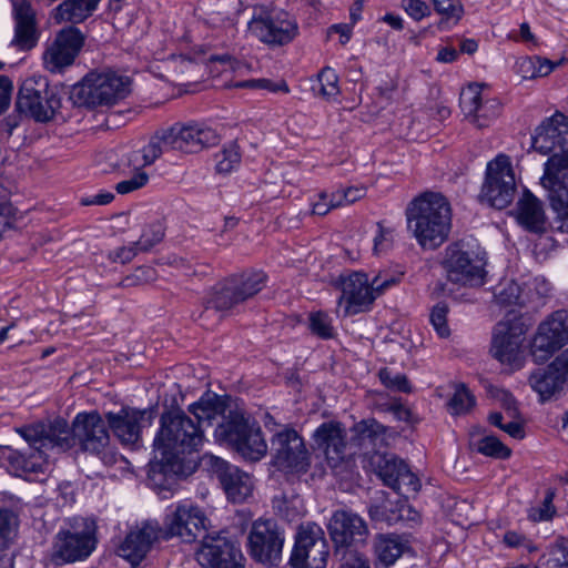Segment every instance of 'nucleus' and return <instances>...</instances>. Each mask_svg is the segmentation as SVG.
I'll return each mask as SVG.
<instances>
[{"label": "nucleus", "mask_w": 568, "mask_h": 568, "mask_svg": "<svg viewBox=\"0 0 568 568\" xmlns=\"http://www.w3.org/2000/svg\"><path fill=\"white\" fill-rule=\"evenodd\" d=\"M203 459L216 474L230 501L241 504L252 496L254 481L250 474L214 455H205Z\"/></svg>", "instance_id": "obj_20"}, {"label": "nucleus", "mask_w": 568, "mask_h": 568, "mask_svg": "<svg viewBox=\"0 0 568 568\" xmlns=\"http://www.w3.org/2000/svg\"><path fill=\"white\" fill-rule=\"evenodd\" d=\"M566 384L564 377L557 371H552L551 364L545 369L536 371L529 377V385L542 400L560 392Z\"/></svg>", "instance_id": "obj_35"}, {"label": "nucleus", "mask_w": 568, "mask_h": 568, "mask_svg": "<svg viewBox=\"0 0 568 568\" xmlns=\"http://www.w3.org/2000/svg\"><path fill=\"white\" fill-rule=\"evenodd\" d=\"M516 219L526 230L542 232L546 225V215L541 202L528 190L524 191L517 202Z\"/></svg>", "instance_id": "obj_30"}, {"label": "nucleus", "mask_w": 568, "mask_h": 568, "mask_svg": "<svg viewBox=\"0 0 568 568\" xmlns=\"http://www.w3.org/2000/svg\"><path fill=\"white\" fill-rule=\"evenodd\" d=\"M345 435L342 424L333 420L321 424L313 434L316 447L323 450L332 468L337 467L344 458Z\"/></svg>", "instance_id": "obj_28"}, {"label": "nucleus", "mask_w": 568, "mask_h": 568, "mask_svg": "<svg viewBox=\"0 0 568 568\" xmlns=\"http://www.w3.org/2000/svg\"><path fill=\"white\" fill-rule=\"evenodd\" d=\"M242 551L221 535L205 536L196 552L203 568H244Z\"/></svg>", "instance_id": "obj_21"}, {"label": "nucleus", "mask_w": 568, "mask_h": 568, "mask_svg": "<svg viewBox=\"0 0 568 568\" xmlns=\"http://www.w3.org/2000/svg\"><path fill=\"white\" fill-rule=\"evenodd\" d=\"M336 201L339 206L348 205L362 199L366 194L364 186H349L335 192Z\"/></svg>", "instance_id": "obj_59"}, {"label": "nucleus", "mask_w": 568, "mask_h": 568, "mask_svg": "<svg viewBox=\"0 0 568 568\" xmlns=\"http://www.w3.org/2000/svg\"><path fill=\"white\" fill-rule=\"evenodd\" d=\"M475 406V397L464 384L455 386L447 403L448 412L454 416L467 414Z\"/></svg>", "instance_id": "obj_42"}, {"label": "nucleus", "mask_w": 568, "mask_h": 568, "mask_svg": "<svg viewBox=\"0 0 568 568\" xmlns=\"http://www.w3.org/2000/svg\"><path fill=\"white\" fill-rule=\"evenodd\" d=\"M379 379L384 386L393 390L409 392L410 386L405 375L396 373L393 374L389 369L383 368L379 371Z\"/></svg>", "instance_id": "obj_55"}, {"label": "nucleus", "mask_w": 568, "mask_h": 568, "mask_svg": "<svg viewBox=\"0 0 568 568\" xmlns=\"http://www.w3.org/2000/svg\"><path fill=\"white\" fill-rule=\"evenodd\" d=\"M17 433L40 456H47L49 450L67 452L79 445L82 450L97 454L103 463L112 464L116 455L106 452L109 433L102 417L93 413H79L70 429L63 419L50 424L38 423L17 428Z\"/></svg>", "instance_id": "obj_2"}, {"label": "nucleus", "mask_w": 568, "mask_h": 568, "mask_svg": "<svg viewBox=\"0 0 568 568\" xmlns=\"http://www.w3.org/2000/svg\"><path fill=\"white\" fill-rule=\"evenodd\" d=\"M272 463L287 474H305L311 466V453L303 436L288 425H278L272 430Z\"/></svg>", "instance_id": "obj_7"}, {"label": "nucleus", "mask_w": 568, "mask_h": 568, "mask_svg": "<svg viewBox=\"0 0 568 568\" xmlns=\"http://www.w3.org/2000/svg\"><path fill=\"white\" fill-rule=\"evenodd\" d=\"M164 236V229L160 222L149 225L136 242L140 251H146L159 243Z\"/></svg>", "instance_id": "obj_53"}, {"label": "nucleus", "mask_w": 568, "mask_h": 568, "mask_svg": "<svg viewBox=\"0 0 568 568\" xmlns=\"http://www.w3.org/2000/svg\"><path fill=\"white\" fill-rule=\"evenodd\" d=\"M539 61V57H526L517 61V72L520 73L523 79H535L536 78V64Z\"/></svg>", "instance_id": "obj_62"}, {"label": "nucleus", "mask_w": 568, "mask_h": 568, "mask_svg": "<svg viewBox=\"0 0 568 568\" xmlns=\"http://www.w3.org/2000/svg\"><path fill=\"white\" fill-rule=\"evenodd\" d=\"M403 8L416 21L430 14L428 4L423 0H403Z\"/></svg>", "instance_id": "obj_60"}, {"label": "nucleus", "mask_w": 568, "mask_h": 568, "mask_svg": "<svg viewBox=\"0 0 568 568\" xmlns=\"http://www.w3.org/2000/svg\"><path fill=\"white\" fill-rule=\"evenodd\" d=\"M310 328L322 338L332 337L334 332L329 316L323 312H315L310 315Z\"/></svg>", "instance_id": "obj_51"}, {"label": "nucleus", "mask_w": 568, "mask_h": 568, "mask_svg": "<svg viewBox=\"0 0 568 568\" xmlns=\"http://www.w3.org/2000/svg\"><path fill=\"white\" fill-rule=\"evenodd\" d=\"M162 537V528L156 521H144L132 528L119 546V556L132 566H138Z\"/></svg>", "instance_id": "obj_26"}, {"label": "nucleus", "mask_w": 568, "mask_h": 568, "mask_svg": "<svg viewBox=\"0 0 568 568\" xmlns=\"http://www.w3.org/2000/svg\"><path fill=\"white\" fill-rule=\"evenodd\" d=\"M540 181L542 186L548 190L558 230L568 232V165L559 153H554L548 159Z\"/></svg>", "instance_id": "obj_16"}, {"label": "nucleus", "mask_w": 568, "mask_h": 568, "mask_svg": "<svg viewBox=\"0 0 568 568\" xmlns=\"http://www.w3.org/2000/svg\"><path fill=\"white\" fill-rule=\"evenodd\" d=\"M400 274L379 272L372 278L366 273L354 272L341 276L342 296L339 307L345 316L366 312L374 301L390 287L397 285Z\"/></svg>", "instance_id": "obj_4"}, {"label": "nucleus", "mask_w": 568, "mask_h": 568, "mask_svg": "<svg viewBox=\"0 0 568 568\" xmlns=\"http://www.w3.org/2000/svg\"><path fill=\"white\" fill-rule=\"evenodd\" d=\"M554 498L555 491L551 489L548 490L544 501L540 505L529 508L528 518L535 523L550 520L556 513Z\"/></svg>", "instance_id": "obj_47"}, {"label": "nucleus", "mask_w": 568, "mask_h": 568, "mask_svg": "<svg viewBox=\"0 0 568 568\" xmlns=\"http://www.w3.org/2000/svg\"><path fill=\"white\" fill-rule=\"evenodd\" d=\"M369 516L373 520L385 521L388 525L398 521H416L419 518L418 513L405 500H399L396 504V508H393L390 503L372 505L369 507Z\"/></svg>", "instance_id": "obj_33"}, {"label": "nucleus", "mask_w": 568, "mask_h": 568, "mask_svg": "<svg viewBox=\"0 0 568 568\" xmlns=\"http://www.w3.org/2000/svg\"><path fill=\"white\" fill-rule=\"evenodd\" d=\"M211 527L204 510L191 500H180L166 507L162 537H176L183 542H193Z\"/></svg>", "instance_id": "obj_9"}, {"label": "nucleus", "mask_w": 568, "mask_h": 568, "mask_svg": "<svg viewBox=\"0 0 568 568\" xmlns=\"http://www.w3.org/2000/svg\"><path fill=\"white\" fill-rule=\"evenodd\" d=\"M247 33L268 48H278L296 38L298 24L288 12L261 6L253 10L247 22Z\"/></svg>", "instance_id": "obj_6"}, {"label": "nucleus", "mask_w": 568, "mask_h": 568, "mask_svg": "<svg viewBox=\"0 0 568 568\" xmlns=\"http://www.w3.org/2000/svg\"><path fill=\"white\" fill-rule=\"evenodd\" d=\"M469 446L473 450L494 458L505 459L511 454L510 448L504 445L499 438L484 434L479 428L470 430Z\"/></svg>", "instance_id": "obj_36"}, {"label": "nucleus", "mask_w": 568, "mask_h": 568, "mask_svg": "<svg viewBox=\"0 0 568 568\" xmlns=\"http://www.w3.org/2000/svg\"><path fill=\"white\" fill-rule=\"evenodd\" d=\"M443 267L448 281L468 286L485 283L486 254L463 243L449 245L445 251Z\"/></svg>", "instance_id": "obj_10"}, {"label": "nucleus", "mask_w": 568, "mask_h": 568, "mask_svg": "<svg viewBox=\"0 0 568 568\" xmlns=\"http://www.w3.org/2000/svg\"><path fill=\"white\" fill-rule=\"evenodd\" d=\"M195 423L184 413H165L161 416L154 436L152 471L191 475L196 468V454L205 443L204 427L224 414L223 399L214 393H205L189 406Z\"/></svg>", "instance_id": "obj_1"}, {"label": "nucleus", "mask_w": 568, "mask_h": 568, "mask_svg": "<svg viewBox=\"0 0 568 568\" xmlns=\"http://www.w3.org/2000/svg\"><path fill=\"white\" fill-rule=\"evenodd\" d=\"M130 85L128 77L112 71H92L71 88L70 100L80 108L110 106L130 93Z\"/></svg>", "instance_id": "obj_5"}, {"label": "nucleus", "mask_w": 568, "mask_h": 568, "mask_svg": "<svg viewBox=\"0 0 568 568\" xmlns=\"http://www.w3.org/2000/svg\"><path fill=\"white\" fill-rule=\"evenodd\" d=\"M335 207H339L335 192L332 194L323 192L318 195L317 200L312 202V213L315 215H325Z\"/></svg>", "instance_id": "obj_58"}, {"label": "nucleus", "mask_w": 568, "mask_h": 568, "mask_svg": "<svg viewBox=\"0 0 568 568\" xmlns=\"http://www.w3.org/2000/svg\"><path fill=\"white\" fill-rule=\"evenodd\" d=\"M447 314H448V307L447 305L439 303L436 304L429 316L430 324L437 335L442 338L448 337L450 334L449 326L447 324Z\"/></svg>", "instance_id": "obj_49"}, {"label": "nucleus", "mask_w": 568, "mask_h": 568, "mask_svg": "<svg viewBox=\"0 0 568 568\" xmlns=\"http://www.w3.org/2000/svg\"><path fill=\"white\" fill-rule=\"evenodd\" d=\"M407 227L424 248H436L448 237L452 209L448 200L437 192H425L406 209Z\"/></svg>", "instance_id": "obj_3"}, {"label": "nucleus", "mask_w": 568, "mask_h": 568, "mask_svg": "<svg viewBox=\"0 0 568 568\" xmlns=\"http://www.w3.org/2000/svg\"><path fill=\"white\" fill-rule=\"evenodd\" d=\"M237 290L235 288V284L233 278H231L221 290L216 291L212 297L209 300V307L216 308L219 311H226L232 308L233 306L240 304L235 297L237 295Z\"/></svg>", "instance_id": "obj_45"}, {"label": "nucleus", "mask_w": 568, "mask_h": 568, "mask_svg": "<svg viewBox=\"0 0 568 568\" xmlns=\"http://www.w3.org/2000/svg\"><path fill=\"white\" fill-rule=\"evenodd\" d=\"M12 7L14 37L11 44L20 50H30L39 39L36 12L27 0H13Z\"/></svg>", "instance_id": "obj_29"}, {"label": "nucleus", "mask_w": 568, "mask_h": 568, "mask_svg": "<svg viewBox=\"0 0 568 568\" xmlns=\"http://www.w3.org/2000/svg\"><path fill=\"white\" fill-rule=\"evenodd\" d=\"M434 10L442 16L440 24L452 21L456 24L463 17L462 0H432Z\"/></svg>", "instance_id": "obj_46"}, {"label": "nucleus", "mask_w": 568, "mask_h": 568, "mask_svg": "<svg viewBox=\"0 0 568 568\" xmlns=\"http://www.w3.org/2000/svg\"><path fill=\"white\" fill-rule=\"evenodd\" d=\"M1 455L6 457L16 470L29 471L33 469L34 464L29 460L26 454L12 449L10 446L0 447Z\"/></svg>", "instance_id": "obj_56"}, {"label": "nucleus", "mask_w": 568, "mask_h": 568, "mask_svg": "<svg viewBox=\"0 0 568 568\" xmlns=\"http://www.w3.org/2000/svg\"><path fill=\"white\" fill-rule=\"evenodd\" d=\"M496 302L505 306H527V295L523 283L503 281L495 292Z\"/></svg>", "instance_id": "obj_38"}, {"label": "nucleus", "mask_w": 568, "mask_h": 568, "mask_svg": "<svg viewBox=\"0 0 568 568\" xmlns=\"http://www.w3.org/2000/svg\"><path fill=\"white\" fill-rule=\"evenodd\" d=\"M551 557L557 566H568V539H559L555 544L551 550Z\"/></svg>", "instance_id": "obj_63"}, {"label": "nucleus", "mask_w": 568, "mask_h": 568, "mask_svg": "<svg viewBox=\"0 0 568 568\" xmlns=\"http://www.w3.org/2000/svg\"><path fill=\"white\" fill-rule=\"evenodd\" d=\"M352 432L358 446H376L383 439L385 429L375 419H365L355 424Z\"/></svg>", "instance_id": "obj_40"}, {"label": "nucleus", "mask_w": 568, "mask_h": 568, "mask_svg": "<svg viewBox=\"0 0 568 568\" xmlns=\"http://www.w3.org/2000/svg\"><path fill=\"white\" fill-rule=\"evenodd\" d=\"M214 435L217 442L232 445L246 459L260 460L267 453L260 427L250 424L237 412H231L227 419L216 427Z\"/></svg>", "instance_id": "obj_8"}, {"label": "nucleus", "mask_w": 568, "mask_h": 568, "mask_svg": "<svg viewBox=\"0 0 568 568\" xmlns=\"http://www.w3.org/2000/svg\"><path fill=\"white\" fill-rule=\"evenodd\" d=\"M567 344L568 311L559 310L539 323L530 341V355L536 363H545Z\"/></svg>", "instance_id": "obj_15"}, {"label": "nucleus", "mask_w": 568, "mask_h": 568, "mask_svg": "<svg viewBox=\"0 0 568 568\" xmlns=\"http://www.w3.org/2000/svg\"><path fill=\"white\" fill-rule=\"evenodd\" d=\"M327 556L328 549L322 528L316 524L302 526L291 555L293 568H325Z\"/></svg>", "instance_id": "obj_18"}, {"label": "nucleus", "mask_w": 568, "mask_h": 568, "mask_svg": "<svg viewBox=\"0 0 568 568\" xmlns=\"http://www.w3.org/2000/svg\"><path fill=\"white\" fill-rule=\"evenodd\" d=\"M138 251H140L139 245L134 243L129 246H122L110 251L108 256L113 263L124 264L130 262L136 255Z\"/></svg>", "instance_id": "obj_61"}, {"label": "nucleus", "mask_w": 568, "mask_h": 568, "mask_svg": "<svg viewBox=\"0 0 568 568\" xmlns=\"http://www.w3.org/2000/svg\"><path fill=\"white\" fill-rule=\"evenodd\" d=\"M459 105L466 119L478 129L489 126L501 113L495 98H485L478 84H470L460 92Z\"/></svg>", "instance_id": "obj_24"}, {"label": "nucleus", "mask_w": 568, "mask_h": 568, "mask_svg": "<svg viewBox=\"0 0 568 568\" xmlns=\"http://www.w3.org/2000/svg\"><path fill=\"white\" fill-rule=\"evenodd\" d=\"M515 193L516 180L510 159L505 154H498L487 163L479 201L501 210L513 202Z\"/></svg>", "instance_id": "obj_12"}, {"label": "nucleus", "mask_w": 568, "mask_h": 568, "mask_svg": "<svg viewBox=\"0 0 568 568\" xmlns=\"http://www.w3.org/2000/svg\"><path fill=\"white\" fill-rule=\"evenodd\" d=\"M528 327L521 318L514 317L500 321L494 329L491 348L493 356L501 364L519 369L525 363L523 343Z\"/></svg>", "instance_id": "obj_14"}, {"label": "nucleus", "mask_w": 568, "mask_h": 568, "mask_svg": "<svg viewBox=\"0 0 568 568\" xmlns=\"http://www.w3.org/2000/svg\"><path fill=\"white\" fill-rule=\"evenodd\" d=\"M376 566L389 568L408 550V541L395 534L377 535L373 544Z\"/></svg>", "instance_id": "obj_31"}, {"label": "nucleus", "mask_w": 568, "mask_h": 568, "mask_svg": "<svg viewBox=\"0 0 568 568\" xmlns=\"http://www.w3.org/2000/svg\"><path fill=\"white\" fill-rule=\"evenodd\" d=\"M95 548V524L91 519L77 518L71 529L60 531L54 541L52 557L57 564L85 559Z\"/></svg>", "instance_id": "obj_13"}, {"label": "nucleus", "mask_w": 568, "mask_h": 568, "mask_svg": "<svg viewBox=\"0 0 568 568\" xmlns=\"http://www.w3.org/2000/svg\"><path fill=\"white\" fill-rule=\"evenodd\" d=\"M394 230L377 224V231L373 240V252L375 255H382L393 247Z\"/></svg>", "instance_id": "obj_52"}, {"label": "nucleus", "mask_w": 568, "mask_h": 568, "mask_svg": "<svg viewBox=\"0 0 568 568\" xmlns=\"http://www.w3.org/2000/svg\"><path fill=\"white\" fill-rule=\"evenodd\" d=\"M149 181V175L144 171H135L129 180L121 181L115 189L120 194H126L143 187Z\"/></svg>", "instance_id": "obj_57"}, {"label": "nucleus", "mask_w": 568, "mask_h": 568, "mask_svg": "<svg viewBox=\"0 0 568 568\" xmlns=\"http://www.w3.org/2000/svg\"><path fill=\"white\" fill-rule=\"evenodd\" d=\"M506 398L507 422L501 430L515 439H523L526 435L523 422L518 418L515 398L509 393H504Z\"/></svg>", "instance_id": "obj_43"}, {"label": "nucleus", "mask_w": 568, "mask_h": 568, "mask_svg": "<svg viewBox=\"0 0 568 568\" xmlns=\"http://www.w3.org/2000/svg\"><path fill=\"white\" fill-rule=\"evenodd\" d=\"M318 92L325 98L338 94V77L331 68H324L318 74Z\"/></svg>", "instance_id": "obj_50"}, {"label": "nucleus", "mask_w": 568, "mask_h": 568, "mask_svg": "<svg viewBox=\"0 0 568 568\" xmlns=\"http://www.w3.org/2000/svg\"><path fill=\"white\" fill-rule=\"evenodd\" d=\"M222 138L216 129L195 121L176 122L170 126L160 128L153 136L158 142H210Z\"/></svg>", "instance_id": "obj_27"}, {"label": "nucleus", "mask_w": 568, "mask_h": 568, "mask_svg": "<svg viewBox=\"0 0 568 568\" xmlns=\"http://www.w3.org/2000/svg\"><path fill=\"white\" fill-rule=\"evenodd\" d=\"M373 463L376 464V474L383 483L408 498L420 489L419 478L412 473L409 467L400 459L383 455H374Z\"/></svg>", "instance_id": "obj_23"}, {"label": "nucleus", "mask_w": 568, "mask_h": 568, "mask_svg": "<svg viewBox=\"0 0 568 568\" xmlns=\"http://www.w3.org/2000/svg\"><path fill=\"white\" fill-rule=\"evenodd\" d=\"M539 140L568 142V115L556 111L551 116L546 118L531 135V142Z\"/></svg>", "instance_id": "obj_34"}, {"label": "nucleus", "mask_w": 568, "mask_h": 568, "mask_svg": "<svg viewBox=\"0 0 568 568\" xmlns=\"http://www.w3.org/2000/svg\"><path fill=\"white\" fill-rule=\"evenodd\" d=\"M61 105L57 88L51 87L43 75L26 79L20 87L16 106L20 113L38 122L50 121Z\"/></svg>", "instance_id": "obj_11"}, {"label": "nucleus", "mask_w": 568, "mask_h": 568, "mask_svg": "<svg viewBox=\"0 0 568 568\" xmlns=\"http://www.w3.org/2000/svg\"><path fill=\"white\" fill-rule=\"evenodd\" d=\"M101 0H63L58 4L52 18L57 23L79 24L93 16Z\"/></svg>", "instance_id": "obj_32"}, {"label": "nucleus", "mask_w": 568, "mask_h": 568, "mask_svg": "<svg viewBox=\"0 0 568 568\" xmlns=\"http://www.w3.org/2000/svg\"><path fill=\"white\" fill-rule=\"evenodd\" d=\"M527 295V306L538 307L551 294V284L541 276L523 282Z\"/></svg>", "instance_id": "obj_41"}, {"label": "nucleus", "mask_w": 568, "mask_h": 568, "mask_svg": "<svg viewBox=\"0 0 568 568\" xmlns=\"http://www.w3.org/2000/svg\"><path fill=\"white\" fill-rule=\"evenodd\" d=\"M284 534L273 520H255L247 535L252 558L266 566H276L282 559Z\"/></svg>", "instance_id": "obj_17"}, {"label": "nucleus", "mask_w": 568, "mask_h": 568, "mask_svg": "<svg viewBox=\"0 0 568 568\" xmlns=\"http://www.w3.org/2000/svg\"><path fill=\"white\" fill-rule=\"evenodd\" d=\"M85 36L70 26L60 30L43 54L44 67L52 73L70 67L84 44Z\"/></svg>", "instance_id": "obj_19"}, {"label": "nucleus", "mask_w": 568, "mask_h": 568, "mask_svg": "<svg viewBox=\"0 0 568 568\" xmlns=\"http://www.w3.org/2000/svg\"><path fill=\"white\" fill-rule=\"evenodd\" d=\"M17 518L10 510L0 509V549L8 547L16 536Z\"/></svg>", "instance_id": "obj_48"}, {"label": "nucleus", "mask_w": 568, "mask_h": 568, "mask_svg": "<svg viewBox=\"0 0 568 568\" xmlns=\"http://www.w3.org/2000/svg\"><path fill=\"white\" fill-rule=\"evenodd\" d=\"M504 541L508 547L511 548L525 547L529 552L536 550V548L527 540L524 535L514 530L507 531L504 535Z\"/></svg>", "instance_id": "obj_64"}, {"label": "nucleus", "mask_w": 568, "mask_h": 568, "mask_svg": "<svg viewBox=\"0 0 568 568\" xmlns=\"http://www.w3.org/2000/svg\"><path fill=\"white\" fill-rule=\"evenodd\" d=\"M163 153L160 144H143L139 150L133 151L128 161L134 171H142L144 166L151 165Z\"/></svg>", "instance_id": "obj_44"}, {"label": "nucleus", "mask_w": 568, "mask_h": 568, "mask_svg": "<svg viewBox=\"0 0 568 568\" xmlns=\"http://www.w3.org/2000/svg\"><path fill=\"white\" fill-rule=\"evenodd\" d=\"M328 531L337 548L364 544L369 530L365 520L352 510H336L328 523Z\"/></svg>", "instance_id": "obj_25"}, {"label": "nucleus", "mask_w": 568, "mask_h": 568, "mask_svg": "<svg viewBox=\"0 0 568 568\" xmlns=\"http://www.w3.org/2000/svg\"><path fill=\"white\" fill-rule=\"evenodd\" d=\"M232 87L235 89L267 90L271 92L283 90L284 92H288L286 83L282 82L281 84H274L272 81L267 79H251L237 81L233 83Z\"/></svg>", "instance_id": "obj_54"}, {"label": "nucleus", "mask_w": 568, "mask_h": 568, "mask_svg": "<svg viewBox=\"0 0 568 568\" xmlns=\"http://www.w3.org/2000/svg\"><path fill=\"white\" fill-rule=\"evenodd\" d=\"M106 422L114 436L124 446L136 447L141 439L142 429L151 426L152 412L123 407L118 413H108Z\"/></svg>", "instance_id": "obj_22"}, {"label": "nucleus", "mask_w": 568, "mask_h": 568, "mask_svg": "<svg viewBox=\"0 0 568 568\" xmlns=\"http://www.w3.org/2000/svg\"><path fill=\"white\" fill-rule=\"evenodd\" d=\"M266 276L263 272H246L233 277L237 290L236 300L240 303L257 294L265 285Z\"/></svg>", "instance_id": "obj_39"}, {"label": "nucleus", "mask_w": 568, "mask_h": 568, "mask_svg": "<svg viewBox=\"0 0 568 568\" xmlns=\"http://www.w3.org/2000/svg\"><path fill=\"white\" fill-rule=\"evenodd\" d=\"M214 169L216 174L229 175L241 165L242 153L237 144H214Z\"/></svg>", "instance_id": "obj_37"}]
</instances>
